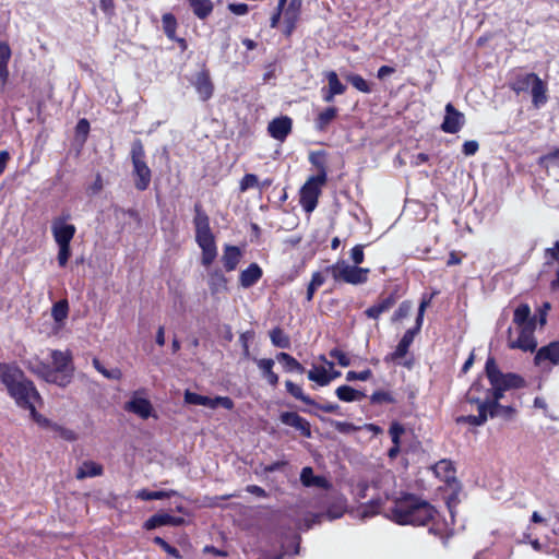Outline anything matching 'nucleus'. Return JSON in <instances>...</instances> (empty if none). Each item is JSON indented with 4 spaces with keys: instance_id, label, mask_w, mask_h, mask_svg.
<instances>
[{
    "instance_id": "f257e3e1",
    "label": "nucleus",
    "mask_w": 559,
    "mask_h": 559,
    "mask_svg": "<svg viewBox=\"0 0 559 559\" xmlns=\"http://www.w3.org/2000/svg\"><path fill=\"white\" fill-rule=\"evenodd\" d=\"M486 373L495 391V401H491L488 397L483 400L479 395H477V393L480 391V384L474 383L471 386L469 391L467 392L466 399L463 402L462 407L465 411H467L468 405L475 404L478 414L461 416L457 418L459 423H465L473 426L483 425L487 420L488 413L490 414V416L497 415L496 409L500 407L499 404L497 403V400H499L502 396L501 392L512 386H520L523 382L522 378H520L519 376L512 373L503 374L502 372H500L495 359L491 357H489L486 361Z\"/></svg>"
},
{
    "instance_id": "f03ea898",
    "label": "nucleus",
    "mask_w": 559,
    "mask_h": 559,
    "mask_svg": "<svg viewBox=\"0 0 559 559\" xmlns=\"http://www.w3.org/2000/svg\"><path fill=\"white\" fill-rule=\"evenodd\" d=\"M384 515L400 525L429 526V532L443 538L449 524L429 502L415 495H404L384 509Z\"/></svg>"
},
{
    "instance_id": "7ed1b4c3",
    "label": "nucleus",
    "mask_w": 559,
    "mask_h": 559,
    "mask_svg": "<svg viewBox=\"0 0 559 559\" xmlns=\"http://www.w3.org/2000/svg\"><path fill=\"white\" fill-rule=\"evenodd\" d=\"M394 484L391 472H373L350 481V493L356 501L370 500L353 509L350 514L359 520H367L380 513L384 502L389 500Z\"/></svg>"
},
{
    "instance_id": "20e7f679",
    "label": "nucleus",
    "mask_w": 559,
    "mask_h": 559,
    "mask_svg": "<svg viewBox=\"0 0 559 559\" xmlns=\"http://www.w3.org/2000/svg\"><path fill=\"white\" fill-rule=\"evenodd\" d=\"M7 389L16 404L31 412L33 419L40 426L49 428L52 432L66 440H73L74 433L71 430L51 424L47 418L37 414L36 406L41 404V399L33 382L27 380L24 373L17 369V374L7 378Z\"/></svg>"
},
{
    "instance_id": "39448f33",
    "label": "nucleus",
    "mask_w": 559,
    "mask_h": 559,
    "mask_svg": "<svg viewBox=\"0 0 559 559\" xmlns=\"http://www.w3.org/2000/svg\"><path fill=\"white\" fill-rule=\"evenodd\" d=\"M50 358L52 366H48L38 359L28 362V369L43 378L47 382L55 383L59 386L68 385L73 378L72 355L69 350H51Z\"/></svg>"
},
{
    "instance_id": "423d86ee",
    "label": "nucleus",
    "mask_w": 559,
    "mask_h": 559,
    "mask_svg": "<svg viewBox=\"0 0 559 559\" xmlns=\"http://www.w3.org/2000/svg\"><path fill=\"white\" fill-rule=\"evenodd\" d=\"M69 215H61L53 218L51 234L58 246L57 261L59 266L64 267L71 257V241L76 233V227L69 223Z\"/></svg>"
},
{
    "instance_id": "0eeeda50",
    "label": "nucleus",
    "mask_w": 559,
    "mask_h": 559,
    "mask_svg": "<svg viewBox=\"0 0 559 559\" xmlns=\"http://www.w3.org/2000/svg\"><path fill=\"white\" fill-rule=\"evenodd\" d=\"M301 0H278V4L271 17V27H277L282 21L283 33L290 36L300 16Z\"/></svg>"
},
{
    "instance_id": "6e6552de",
    "label": "nucleus",
    "mask_w": 559,
    "mask_h": 559,
    "mask_svg": "<svg viewBox=\"0 0 559 559\" xmlns=\"http://www.w3.org/2000/svg\"><path fill=\"white\" fill-rule=\"evenodd\" d=\"M325 271L331 274L334 281H342L352 285L366 283L370 273L369 269L350 265L343 260L328 266Z\"/></svg>"
},
{
    "instance_id": "1a4fd4ad",
    "label": "nucleus",
    "mask_w": 559,
    "mask_h": 559,
    "mask_svg": "<svg viewBox=\"0 0 559 559\" xmlns=\"http://www.w3.org/2000/svg\"><path fill=\"white\" fill-rule=\"evenodd\" d=\"M131 158L135 188L140 191H144L151 183L152 173L145 163V152L140 141H135L132 144Z\"/></svg>"
},
{
    "instance_id": "9d476101",
    "label": "nucleus",
    "mask_w": 559,
    "mask_h": 559,
    "mask_svg": "<svg viewBox=\"0 0 559 559\" xmlns=\"http://www.w3.org/2000/svg\"><path fill=\"white\" fill-rule=\"evenodd\" d=\"M507 343L512 349L533 352L537 346L534 338V329L523 325H511L508 330Z\"/></svg>"
},
{
    "instance_id": "9b49d317",
    "label": "nucleus",
    "mask_w": 559,
    "mask_h": 559,
    "mask_svg": "<svg viewBox=\"0 0 559 559\" xmlns=\"http://www.w3.org/2000/svg\"><path fill=\"white\" fill-rule=\"evenodd\" d=\"M325 182V180L310 177L301 187L299 192V203L308 214L312 213L317 207L321 189Z\"/></svg>"
},
{
    "instance_id": "f8f14e48",
    "label": "nucleus",
    "mask_w": 559,
    "mask_h": 559,
    "mask_svg": "<svg viewBox=\"0 0 559 559\" xmlns=\"http://www.w3.org/2000/svg\"><path fill=\"white\" fill-rule=\"evenodd\" d=\"M124 411L132 413L141 419H147L154 414V408L147 397V391L140 389L134 391L130 400L124 404Z\"/></svg>"
},
{
    "instance_id": "ddd939ff",
    "label": "nucleus",
    "mask_w": 559,
    "mask_h": 559,
    "mask_svg": "<svg viewBox=\"0 0 559 559\" xmlns=\"http://www.w3.org/2000/svg\"><path fill=\"white\" fill-rule=\"evenodd\" d=\"M347 509V500L344 496H338L328 507L326 512L311 514V519H305L304 523L299 522L298 527L300 530H309L312 524L320 523L321 519L326 518L329 520H335L341 518Z\"/></svg>"
},
{
    "instance_id": "4468645a",
    "label": "nucleus",
    "mask_w": 559,
    "mask_h": 559,
    "mask_svg": "<svg viewBox=\"0 0 559 559\" xmlns=\"http://www.w3.org/2000/svg\"><path fill=\"white\" fill-rule=\"evenodd\" d=\"M185 403L190 405L205 406L211 409H216L217 407H224L226 409L234 408V402L228 396L209 397L191 392L189 390L185 392Z\"/></svg>"
},
{
    "instance_id": "2eb2a0df",
    "label": "nucleus",
    "mask_w": 559,
    "mask_h": 559,
    "mask_svg": "<svg viewBox=\"0 0 559 559\" xmlns=\"http://www.w3.org/2000/svg\"><path fill=\"white\" fill-rule=\"evenodd\" d=\"M195 241L202 250V265L205 267H210L217 258V248L213 233L195 235Z\"/></svg>"
},
{
    "instance_id": "dca6fc26",
    "label": "nucleus",
    "mask_w": 559,
    "mask_h": 559,
    "mask_svg": "<svg viewBox=\"0 0 559 559\" xmlns=\"http://www.w3.org/2000/svg\"><path fill=\"white\" fill-rule=\"evenodd\" d=\"M535 364L543 370H550L559 364V343H550L542 347L536 356Z\"/></svg>"
},
{
    "instance_id": "f3484780",
    "label": "nucleus",
    "mask_w": 559,
    "mask_h": 559,
    "mask_svg": "<svg viewBox=\"0 0 559 559\" xmlns=\"http://www.w3.org/2000/svg\"><path fill=\"white\" fill-rule=\"evenodd\" d=\"M464 123V115L456 110L451 103L447 104L444 119L441 124L442 131L450 134L457 133Z\"/></svg>"
},
{
    "instance_id": "a211bd4d",
    "label": "nucleus",
    "mask_w": 559,
    "mask_h": 559,
    "mask_svg": "<svg viewBox=\"0 0 559 559\" xmlns=\"http://www.w3.org/2000/svg\"><path fill=\"white\" fill-rule=\"evenodd\" d=\"M191 84L194 86L201 100L205 102L210 99L214 93V85L212 83L210 72L206 69H202L191 80Z\"/></svg>"
},
{
    "instance_id": "6ab92c4d",
    "label": "nucleus",
    "mask_w": 559,
    "mask_h": 559,
    "mask_svg": "<svg viewBox=\"0 0 559 559\" xmlns=\"http://www.w3.org/2000/svg\"><path fill=\"white\" fill-rule=\"evenodd\" d=\"M280 419L284 425L298 430L304 437H311L310 423L306 418L299 416L297 413L284 412L281 414Z\"/></svg>"
},
{
    "instance_id": "aec40b11",
    "label": "nucleus",
    "mask_w": 559,
    "mask_h": 559,
    "mask_svg": "<svg viewBox=\"0 0 559 559\" xmlns=\"http://www.w3.org/2000/svg\"><path fill=\"white\" fill-rule=\"evenodd\" d=\"M293 121L289 117L284 116L276 119H273L267 126L269 134L277 140L285 141L288 134L292 132Z\"/></svg>"
},
{
    "instance_id": "412c9836",
    "label": "nucleus",
    "mask_w": 559,
    "mask_h": 559,
    "mask_svg": "<svg viewBox=\"0 0 559 559\" xmlns=\"http://www.w3.org/2000/svg\"><path fill=\"white\" fill-rule=\"evenodd\" d=\"M207 269V284L212 294H219L227 290L228 280L222 269L212 267Z\"/></svg>"
},
{
    "instance_id": "4be33fe9",
    "label": "nucleus",
    "mask_w": 559,
    "mask_h": 559,
    "mask_svg": "<svg viewBox=\"0 0 559 559\" xmlns=\"http://www.w3.org/2000/svg\"><path fill=\"white\" fill-rule=\"evenodd\" d=\"M242 258L241 250L231 245H226L223 250L222 263L226 272H233L237 269Z\"/></svg>"
},
{
    "instance_id": "5701e85b",
    "label": "nucleus",
    "mask_w": 559,
    "mask_h": 559,
    "mask_svg": "<svg viewBox=\"0 0 559 559\" xmlns=\"http://www.w3.org/2000/svg\"><path fill=\"white\" fill-rule=\"evenodd\" d=\"M263 275V271L258 263H251L239 275V284L242 288H250L254 286Z\"/></svg>"
},
{
    "instance_id": "b1692460",
    "label": "nucleus",
    "mask_w": 559,
    "mask_h": 559,
    "mask_svg": "<svg viewBox=\"0 0 559 559\" xmlns=\"http://www.w3.org/2000/svg\"><path fill=\"white\" fill-rule=\"evenodd\" d=\"M536 79L537 75L535 73L516 72L512 76L509 85L512 91L520 94L522 92H527Z\"/></svg>"
},
{
    "instance_id": "393cba45",
    "label": "nucleus",
    "mask_w": 559,
    "mask_h": 559,
    "mask_svg": "<svg viewBox=\"0 0 559 559\" xmlns=\"http://www.w3.org/2000/svg\"><path fill=\"white\" fill-rule=\"evenodd\" d=\"M183 522L181 518H176L167 513H157L144 523V528L147 531L164 526V525H180Z\"/></svg>"
},
{
    "instance_id": "a878e982",
    "label": "nucleus",
    "mask_w": 559,
    "mask_h": 559,
    "mask_svg": "<svg viewBox=\"0 0 559 559\" xmlns=\"http://www.w3.org/2000/svg\"><path fill=\"white\" fill-rule=\"evenodd\" d=\"M435 475L442 481L451 484L455 481V468L449 460H441L433 466Z\"/></svg>"
},
{
    "instance_id": "bb28decb",
    "label": "nucleus",
    "mask_w": 559,
    "mask_h": 559,
    "mask_svg": "<svg viewBox=\"0 0 559 559\" xmlns=\"http://www.w3.org/2000/svg\"><path fill=\"white\" fill-rule=\"evenodd\" d=\"M300 481L305 487L329 488L330 483L322 476L313 474V469L309 466L304 467L300 473Z\"/></svg>"
},
{
    "instance_id": "cd10ccee",
    "label": "nucleus",
    "mask_w": 559,
    "mask_h": 559,
    "mask_svg": "<svg viewBox=\"0 0 559 559\" xmlns=\"http://www.w3.org/2000/svg\"><path fill=\"white\" fill-rule=\"evenodd\" d=\"M394 304L395 298L392 295L380 298L373 306L365 311V314L370 319H378L382 313L389 311Z\"/></svg>"
},
{
    "instance_id": "c85d7f7f",
    "label": "nucleus",
    "mask_w": 559,
    "mask_h": 559,
    "mask_svg": "<svg viewBox=\"0 0 559 559\" xmlns=\"http://www.w3.org/2000/svg\"><path fill=\"white\" fill-rule=\"evenodd\" d=\"M512 325H520L535 329V323L531 319V309L526 304H520L513 312Z\"/></svg>"
},
{
    "instance_id": "c756f323",
    "label": "nucleus",
    "mask_w": 559,
    "mask_h": 559,
    "mask_svg": "<svg viewBox=\"0 0 559 559\" xmlns=\"http://www.w3.org/2000/svg\"><path fill=\"white\" fill-rule=\"evenodd\" d=\"M337 114L338 109L336 107H328L324 110L319 111L314 120L317 130L320 132L326 131L329 126L337 117Z\"/></svg>"
},
{
    "instance_id": "7c9ffc66",
    "label": "nucleus",
    "mask_w": 559,
    "mask_h": 559,
    "mask_svg": "<svg viewBox=\"0 0 559 559\" xmlns=\"http://www.w3.org/2000/svg\"><path fill=\"white\" fill-rule=\"evenodd\" d=\"M426 305L427 304L425 301H423L420 304L419 310H418V314H417V318H416L415 326L412 328V329H408L404 333L403 337L400 341V342H402L407 347H411L415 336L419 333V331L421 329V325H423V322H424V312H425Z\"/></svg>"
},
{
    "instance_id": "2f4dec72",
    "label": "nucleus",
    "mask_w": 559,
    "mask_h": 559,
    "mask_svg": "<svg viewBox=\"0 0 559 559\" xmlns=\"http://www.w3.org/2000/svg\"><path fill=\"white\" fill-rule=\"evenodd\" d=\"M189 3V7L191 8L193 14L200 19L205 20L209 17L213 10L214 4L212 0H187Z\"/></svg>"
},
{
    "instance_id": "473e14b6",
    "label": "nucleus",
    "mask_w": 559,
    "mask_h": 559,
    "mask_svg": "<svg viewBox=\"0 0 559 559\" xmlns=\"http://www.w3.org/2000/svg\"><path fill=\"white\" fill-rule=\"evenodd\" d=\"M103 474L102 464L94 461H84L76 469V478L84 479L87 477H96Z\"/></svg>"
},
{
    "instance_id": "72a5a7b5",
    "label": "nucleus",
    "mask_w": 559,
    "mask_h": 559,
    "mask_svg": "<svg viewBox=\"0 0 559 559\" xmlns=\"http://www.w3.org/2000/svg\"><path fill=\"white\" fill-rule=\"evenodd\" d=\"M531 95H532V102L533 105L536 108L542 107L547 102V86L546 83H544L538 76L535 80V82L532 84V87L530 88Z\"/></svg>"
},
{
    "instance_id": "f704fd0d",
    "label": "nucleus",
    "mask_w": 559,
    "mask_h": 559,
    "mask_svg": "<svg viewBox=\"0 0 559 559\" xmlns=\"http://www.w3.org/2000/svg\"><path fill=\"white\" fill-rule=\"evenodd\" d=\"M474 559H509V550L501 544H495L491 548L478 551Z\"/></svg>"
},
{
    "instance_id": "c9c22d12",
    "label": "nucleus",
    "mask_w": 559,
    "mask_h": 559,
    "mask_svg": "<svg viewBox=\"0 0 559 559\" xmlns=\"http://www.w3.org/2000/svg\"><path fill=\"white\" fill-rule=\"evenodd\" d=\"M259 369L269 383L275 386L278 382V376L273 372L274 360L271 358L255 359Z\"/></svg>"
},
{
    "instance_id": "e433bc0d",
    "label": "nucleus",
    "mask_w": 559,
    "mask_h": 559,
    "mask_svg": "<svg viewBox=\"0 0 559 559\" xmlns=\"http://www.w3.org/2000/svg\"><path fill=\"white\" fill-rule=\"evenodd\" d=\"M175 495H177V492L175 490H156V491H151L148 489H141V490L135 492V498L140 499V500H143V501L163 500V499H168V498H170V497H173Z\"/></svg>"
},
{
    "instance_id": "4c0bfd02",
    "label": "nucleus",
    "mask_w": 559,
    "mask_h": 559,
    "mask_svg": "<svg viewBox=\"0 0 559 559\" xmlns=\"http://www.w3.org/2000/svg\"><path fill=\"white\" fill-rule=\"evenodd\" d=\"M194 210L195 235H204L212 233L209 216L201 210L200 205H195Z\"/></svg>"
},
{
    "instance_id": "58836bf2",
    "label": "nucleus",
    "mask_w": 559,
    "mask_h": 559,
    "mask_svg": "<svg viewBox=\"0 0 559 559\" xmlns=\"http://www.w3.org/2000/svg\"><path fill=\"white\" fill-rule=\"evenodd\" d=\"M310 163L317 168L318 174L312 178L326 181L325 154L323 152H314L309 156Z\"/></svg>"
},
{
    "instance_id": "ea45409f",
    "label": "nucleus",
    "mask_w": 559,
    "mask_h": 559,
    "mask_svg": "<svg viewBox=\"0 0 559 559\" xmlns=\"http://www.w3.org/2000/svg\"><path fill=\"white\" fill-rule=\"evenodd\" d=\"M68 313L69 304L67 300H59L52 306L51 316L59 328L63 325L64 320L68 318Z\"/></svg>"
},
{
    "instance_id": "a19ab883",
    "label": "nucleus",
    "mask_w": 559,
    "mask_h": 559,
    "mask_svg": "<svg viewBox=\"0 0 559 559\" xmlns=\"http://www.w3.org/2000/svg\"><path fill=\"white\" fill-rule=\"evenodd\" d=\"M308 379L321 386L328 385L330 383V379L328 378V368L323 366H313L308 371Z\"/></svg>"
},
{
    "instance_id": "79ce46f5",
    "label": "nucleus",
    "mask_w": 559,
    "mask_h": 559,
    "mask_svg": "<svg viewBox=\"0 0 559 559\" xmlns=\"http://www.w3.org/2000/svg\"><path fill=\"white\" fill-rule=\"evenodd\" d=\"M408 349L409 347L405 346L402 342H399L395 349L384 357V361L409 366V364L402 361V359L407 355Z\"/></svg>"
},
{
    "instance_id": "37998d69",
    "label": "nucleus",
    "mask_w": 559,
    "mask_h": 559,
    "mask_svg": "<svg viewBox=\"0 0 559 559\" xmlns=\"http://www.w3.org/2000/svg\"><path fill=\"white\" fill-rule=\"evenodd\" d=\"M336 396L343 402H354L361 400L364 394L352 386L342 385L336 389Z\"/></svg>"
},
{
    "instance_id": "c03bdc74",
    "label": "nucleus",
    "mask_w": 559,
    "mask_h": 559,
    "mask_svg": "<svg viewBox=\"0 0 559 559\" xmlns=\"http://www.w3.org/2000/svg\"><path fill=\"white\" fill-rule=\"evenodd\" d=\"M276 359L280 362L284 364V368L287 371H298V372L305 371V368L302 367V365L287 353H284V352L278 353L276 356Z\"/></svg>"
},
{
    "instance_id": "a18cd8bd",
    "label": "nucleus",
    "mask_w": 559,
    "mask_h": 559,
    "mask_svg": "<svg viewBox=\"0 0 559 559\" xmlns=\"http://www.w3.org/2000/svg\"><path fill=\"white\" fill-rule=\"evenodd\" d=\"M270 337L272 341V344L278 348H289L290 347V340L288 335L284 333V331L280 328H275L270 332Z\"/></svg>"
},
{
    "instance_id": "49530a36",
    "label": "nucleus",
    "mask_w": 559,
    "mask_h": 559,
    "mask_svg": "<svg viewBox=\"0 0 559 559\" xmlns=\"http://www.w3.org/2000/svg\"><path fill=\"white\" fill-rule=\"evenodd\" d=\"M325 78L328 80V86L332 92H334L336 95H342L346 91V85L343 84L336 72L329 71L325 74Z\"/></svg>"
},
{
    "instance_id": "de8ad7c7",
    "label": "nucleus",
    "mask_w": 559,
    "mask_h": 559,
    "mask_svg": "<svg viewBox=\"0 0 559 559\" xmlns=\"http://www.w3.org/2000/svg\"><path fill=\"white\" fill-rule=\"evenodd\" d=\"M286 389H287V392L289 394H292L297 400L302 401L307 405H313L314 404V402L308 395H306L304 393L301 386L295 384L294 382L286 381Z\"/></svg>"
},
{
    "instance_id": "09e8293b",
    "label": "nucleus",
    "mask_w": 559,
    "mask_h": 559,
    "mask_svg": "<svg viewBox=\"0 0 559 559\" xmlns=\"http://www.w3.org/2000/svg\"><path fill=\"white\" fill-rule=\"evenodd\" d=\"M346 80L359 92L370 93V84L359 74L349 73L346 75Z\"/></svg>"
},
{
    "instance_id": "8fccbe9b",
    "label": "nucleus",
    "mask_w": 559,
    "mask_h": 559,
    "mask_svg": "<svg viewBox=\"0 0 559 559\" xmlns=\"http://www.w3.org/2000/svg\"><path fill=\"white\" fill-rule=\"evenodd\" d=\"M93 366L98 372H100L107 379L120 380L122 378V372L120 369L114 368L108 370L100 364V361L97 358L93 359Z\"/></svg>"
},
{
    "instance_id": "3c124183",
    "label": "nucleus",
    "mask_w": 559,
    "mask_h": 559,
    "mask_svg": "<svg viewBox=\"0 0 559 559\" xmlns=\"http://www.w3.org/2000/svg\"><path fill=\"white\" fill-rule=\"evenodd\" d=\"M162 22H163V28H164L165 34L170 39H175L176 38V28H177L176 17L170 13H166L163 15Z\"/></svg>"
},
{
    "instance_id": "603ef678",
    "label": "nucleus",
    "mask_w": 559,
    "mask_h": 559,
    "mask_svg": "<svg viewBox=\"0 0 559 559\" xmlns=\"http://www.w3.org/2000/svg\"><path fill=\"white\" fill-rule=\"evenodd\" d=\"M17 369L19 368H16L14 366H10V365L0 362V380L2 381V383L4 385H7V383L9 382V381H7L8 380L7 378H12V377H14V374H17Z\"/></svg>"
},
{
    "instance_id": "864d4df0",
    "label": "nucleus",
    "mask_w": 559,
    "mask_h": 559,
    "mask_svg": "<svg viewBox=\"0 0 559 559\" xmlns=\"http://www.w3.org/2000/svg\"><path fill=\"white\" fill-rule=\"evenodd\" d=\"M259 183L258 177L253 174H247L240 181L239 189L241 192H245L251 188L257 187Z\"/></svg>"
},
{
    "instance_id": "5fc2aeb1",
    "label": "nucleus",
    "mask_w": 559,
    "mask_h": 559,
    "mask_svg": "<svg viewBox=\"0 0 559 559\" xmlns=\"http://www.w3.org/2000/svg\"><path fill=\"white\" fill-rule=\"evenodd\" d=\"M411 309H412V304L409 301L402 302L399 306V308L396 309V311L394 312L392 320L393 321L403 320L404 318H406L409 314Z\"/></svg>"
},
{
    "instance_id": "6e6d98bb",
    "label": "nucleus",
    "mask_w": 559,
    "mask_h": 559,
    "mask_svg": "<svg viewBox=\"0 0 559 559\" xmlns=\"http://www.w3.org/2000/svg\"><path fill=\"white\" fill-rule=\"evenodd\" d=\"M372 377V371L370 369L362 370L360 372L357 371H348L346 373V380L347 381H367Z\"/></svg>"
},
{
    "instance_id": "4d7b16f0",
    "label": "nucleus",
    "mask_w": 559,
    "mask_h": 559,
    "mask_svg": "<svg viewBox=\"0 0 559 559\" xmlns=\"http://www.w3.org/2000/svg\"><path fill=\"white\" fill-rule=\"evenodd\" d=\"M393 444H400V438L404 433V427L400 423H392L389 429Z\"/></svg>"
},
{
    "instance_id": "13d9d810",
    "label": "nucleus",
    "mask_w": 559,
    "mask_h": 559,
    "mask_svg": "<svg viewBox=\"0 0 559 559\" xmlns=\"http://www.w3.org/2000/svg\"><path fill=\"white\" fill-rule=\"evenodd\" d=\"M330 356L332 358H335L337 360V362L342 366V367H347L350 365V359L349 357L347 356L346 353H344L343 350L341 349H337V348H334L330 352Z\"/></svg>"
},
{
    "instance_id": "bf43d9fd",
    "label": "nucleus",
    "mask_w": 559,
    "mask_h": 559,
    "mask_svg": "<svg viewBox=\"0 0 559 559\" xmlns=\"http://www.w3.org/2000/svg\"><path fill=\"white\" fill-rule=\"evenodd\" d=\"M154 543L158 546H160L168 555L179 558V551L177 548L170 546L167 542H165L162 537L156 536L154 539Z\"/></svg>"
},
{
    "instance_id": "052dcab7",
    "label": "nucleus",
    "mask_w": 559,
    "mask_h": 559,
    "mask_svg": "<svg viewBox=\"0 0 559 559\" xmlns=\"http://www.w3.org/2000/svg\"><path fill=\"white\" fill-rule=\"evenodd\" d=\"M371 402L373 403H393L394 399L389 392L377 391L371 395Z\"/></svg>"
},
{
    "instance_id": "680f3d73",
    "label": "nucleus",
    "mask_w": 559,
    "mask_h": 559,
    "mask_svg": "<svg viewBox=\"0 0 559 559\" xmlns=\"http://www.w3.org/2000/svg\"><path fill=\"white\" fill-rule=\"evenodd\" d=\"M350 258L353 260V262L358 266L359 264H361L364 262V259H365V254H364V249H362V246L360 245H357L355 246L352 250H350Z\"/></svg>"
},
{
    "instance_id": "e2e57ef3",
    "label": "nucleus",
    "mask_w": 559,
    "mask_h": 559,
    "mask_svg": "<svg viewBox=\"0 0 559 559\" xmlns=\"http://www.w3.org/2000/svg\"><path fill=\"white\" fill-rule=\"evenodd\" d=\"M478 143L476 141H466L462 146V151L466 156H473L478 151Z\"/></svg>"
},
{
    "instance_id": "0e129e2a",
    "label": "nucleus",
    "mask_w": 559,
    "mask_h": 559,
    "mask_svg": "<svg viewBox=\"0 0 559 559\" xmlns=\"http://www.w3.org/2000/svg\"><path fill=\"white\" fill-rule=\"evenodd\" d=\"M333 426L338 432L342 433H350L356 430V427L347 421H335Z\"/></svg>"
},
{
    "instance_id": "69168bd1",
    "label": "nucleus",
    "mask_w": 559,
    "mask_h": 559,
    "mask_svg": "<svg viewBox=\"0 0 559 559\" xmlns=\"http://www.w3.org/2000/svg\"><path fill=\"white\" fill-rule=\"evenodd\" d=\"M228 9L236 15H245L249 12V7L246 3H229Z\"/></svg>"
},
{
    "instance_id": "338daca9",
    "label": "nucleus",
    "mask_w": 559,
    "mask_h": 559,
    "mask_svg": "<svg viewBox=\"0 0 559 559\" xmlns=\"http://www.w3.org/2000/svg\"><path fill=\"white\" fill-rule=\"evenodd\" d=\"M11 49L8 44L0 43V63H9Z\"/></svg>"
},
{
    "instance_id": "774afa93",
    "label": "nucleus",
    "mask_w": 559,
    "mask_h": 559,
    "mask_svg": "<svg viewBox=\"0 0 559 559\" xmlns=\"http://www.w3.org/2000/svg\"><path fill=\"white\" fill-rule=\"evenodd\" d=\"M546 162H554L559 165V147L554 152H550L539 158V164L543 165Z\"/></svg>"
}]
</instances>
